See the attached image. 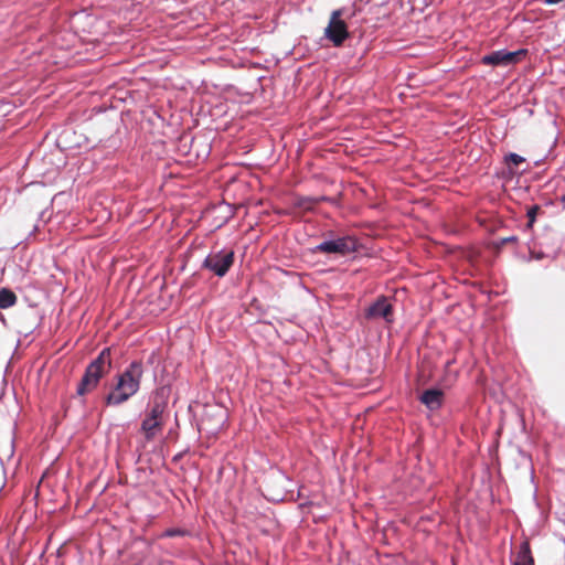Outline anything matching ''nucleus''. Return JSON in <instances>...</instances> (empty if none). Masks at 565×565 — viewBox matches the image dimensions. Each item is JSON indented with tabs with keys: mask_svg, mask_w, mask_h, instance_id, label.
<instances>
[{
	"mask_svg": "<svg viewBox=\"0 0 565 565\" xmlns=\"http://www.w3.org/2000/svg\"><path fill=\"white\" fill-rule=\"evenodd\" d=\"M142 375V362H130L125 371L116 376L114 388L105 397L106 405L119 406L136 395L140 390Z\"/></svg>",
	"mask_w": 565,
	"mask_h": 565,
	"instance_id": "nucleus-1",
	"label": "nucleus"
},
{
	"mask_svg": "<svg viewBox=\"0 0 565 565\" xmlns=\"http://www.w3.org/2000/svg\"><path fill=\"white\" fill-rule=\"evenodd\" d=\"M113 365L110 348H104L99 354L86 366L76 393L83 396L95 390L100 379L106 375Z\"/></svg>",
	"mask_w": 565,
	"mask_h": 565,
	"instance_id": "nucleus-2",
	"label": "nucleus"
},
{
	"mask_svg": "<svg viewBox=\"0 0 565 565\" xmlns=\"http://www.w3.org/2000/svg\"><path fill=\"white\" fill-rule=\"evenodd\" d=\"M167 403L160 399H153L145 413L140 425V430L147 440H152L164 426L163 416Z\"/></svg>",
	"mask_w": 565,
	"mask_h": 565,
	"instance_id": "nucleus-3",
	"label": "nucleus"
},
{
	"mask_svg": "<svg viewBox=\"0 0 565 565\" xmlns=\"http://www.w3.org/2000/svg\"><path fill=\"white\" fill-rule=\"evenodd\" d=\"M235 253L232 249L223 248L211 252L203 260L202 268L210 270L215 276L224 277L233 266Z\"/></svg>",
	"mask_w": 565,
	"mask_h": 565,
	"instance_id": "nucleus-4",
	"label": "nucleus"
},
{
	"mask_svg": "<svg viewBox=\"0 0 565 565\" xmlns=\"http://www.w3.org/2000/svg\"><path fill=\"white\" fill-rule=\"evenodd\" d=\"M358 242L355 237L347 235L342 237H338L335 239L323 241L318 244L312 250L313 253H323V254H337L341 256H347L356 252Z\"/></svg>",
	"mask_w": 565,
	"mask_h": 565,
	"instance_id": "nucleus-5",
	"label": "nucleus"
},
{
	"mask_svg": "<svg viewBox=\"0 0 565 565\" xmlns=\"http://www.w3.org/2000/svg\"><path fill=\"white\" fill-rule=\"evenodd\" d=\"M525 54H526V50H523V49L514 51V52H510V51L502 49V50L493 51V52L482 56L481 62L484 65L508 66V65L515 64L519 61V57L521 55H525Z\"/></svg>",
	"mask_w": 565,
	"mask_h": 565,
	"instance_id": "nucleus-6",
	"label": "nucleus"
},
{
	"mask_svg": "<svg viewBox=\"0 0 565 565\" xmlns=\"http://www.w3.org/2000/svg\"><path fill=\"white\" fill-rule=\"evenodd\" d=\"M340 11L335 10L332 12L329 25L324 30V35L330 40L334 46H340L349 36V32L345 23L339 19Z\"/></svg>",
	"mask_w": 565,
	"mask_h": 565,
	"instance_id": "nucleus-7",
	"label": "nucleus"
},
{
	"mask_svg": "<svg viewBox=\"0 0 565 565\" xmlns=\"http://www.w3.org/2000/svg\"><path fill=\"white\" fill-rule=\"evenodd\" d=\"M554 241V234H548V235H545L543 237V241L540 243V249H536L535 247L531 248L530 249V254L532 256V258L534 259H544V258H550V259H554L556 258L559 249H561V245L559 244H551L550 245V242Z\"/></svg>",
	"mask_w": 565,
	"mask_h": 565,
	"instance_id": "nucleus-8",
	"label": "nucleus"
},
{
	"mask_svg": "<svg viewBox=\"0 0 565 565\" xmlns=\"http://www.w3.org/2000/svg\"><path fill=\"white\" fill-rule=\"evenodd\" d=\"M392 305L385 297L379 298L366 310V318H383L386 322H392Z\"/></svg>",
	"mask_w": 565,
	"mask_h": 565,
	"instance_id": "nucleus-9",
	"label": "nucleus"
},
{
	"mask_svg": "<svg viewBox=\"0 0 565 565\" xmlns=\"http://www.w3.org/2000/svg\"><path fill=\"white\" fill-rule=\"evenodd\" d=\"M419 402L429 411H437L443 406L444 393L438 388L425 390L419 396Z\"/></svg>",
	"mask_w": 565,
	"mask_h": 565,
	"instance_id": "nucleus-10",
	"label": "nucleus"
},
{
	"mask_svg": "<svg viewBox=\"0 0 565 565\" xmlns=\"http://www.w3.org/2000/svg\"><path fill=\"white\" fill-rule=\"evenodd\" d=\"M513 565H534V558L531 553L530 543L527 541H523L519 550L516 552L515 558L512 563Z\"/></svg>",
	"mask_w": 565,
	"mask_h": 565,
	"instance_id": "nucleus-11",
	"label": "nucleus"
},
{
	"mask_svg": "<svg viewBox=\"0 0 565 565\" xmlns=\"http://www.w3.org/2000/svg\"><path fill=\"white\" fill-rule=\"evenodd\" d=\"M18 301L17 295L9 288L0 289V309L13 307Z\"/></svg>",
	"mask_w": 565,
	"mask_h": 565,
	"instance_id": "nucleus-12",
	"label": "nucleus"
},
{
	"mask_svg": "<svg viewBox=\"0 0 565 565\" xmlns=\"http://www.w3.org/2000/svg\"><path fill=\"white\" fill-rule=\"evenodd\" d=\"M324 200H327L326 196H321L319 199L299 198V199L296 200L295 206L300 207V209H305V210H310L313 204H317L318 202L324 201Z\"/></svg>",
	"mask_w": 565,
	"mask_h": 565,
	"instance_id": "nucleus-13",
	"label": "nucleus"
},
{
	"mask_svg": "<svg viewBox=\"0 0 565 565\" xmlns=\"http://www.w3.org/2000/svg\"><path fill=\"white\" fill-rule=\"evenodd\" d=\"M189 531L179 527H170L163 531L160 537H175V536H186L189 535Z\"/></svg>",
	"mask_w": 565,
	"mask_h": 565,
	"instance_id": "nucleus-14",
	"label": "nucleus"
},
{
	"mask_svg": "<svg viewBox=\"0 0 565 565\" xmlns=\"http://www.w3.org/2000/svg\"><path fill=\"white\" fill-rule=\"evenodd\" d=\"M540 211V206L539 205H532L527 212H526V216L529 218V222L526 224V227H532L534 222H535V218H536V215H537V212Z\"/></svg>",
	"mask_w": 565,
	"mask_h": 565,
	"instance_id": "nucleus-15",
	"label": "nucleus"
},
{
	"mask_svg": "<svg viewBox=\"0 0 565 565\" xmlns=\"http://www.w3.org/2000/svg\"><path fill=\"white\" fill-rule=\"evenodd\" d=\"M504 160L505 162L512 163L513 166H519L525 161V158L518 153L511 152L505 156Z\"/></svg>",
	"mask_w": 565,
	"mask_h": 565,
	"instance_id": "nucleus-16",
	"label": "nucleus"
},
{
	"mask_svg": "<svg viewBox=\"0 0 565 565\" xmlns=\"http://www.w3.org/2000/svg\"><path fill=\"white\" fill-rule=\"evenodd\" d=\"M518 238L516 236H509V237H505L502 239V244H507V243H513V242H516Z\"/></svg>",
	"mask_w": 565,
	"mask_h": 565,
	"instance_id": "nucleus-17",
	"label": "nucleus"
},
{
	"mask_svg": "<svg viewBox=\"0 0 565 565\" xmlns=\"http://www.w3.org/2000/svg\"><path fill=\"white\" fill-rule=\"evenodd\" d=\"M561 1H562V0H544V2H545L546 4H556V3L561 2Z\"/></svg>",
	"mask_w": 565,
	"mask_h": 565,
	"instance_id": "nucleus-18",
	"label": "nucleus"
},
{
	"mask_svg": "<svg viewBox=\"0 0 565 565\" xmlns=\"http://www.w3.org/2000/svg\"><path fill=\"white\" fill-rule=\"evenodd\" d=\"M561 202L565 204V192L561 195Z\"/></svg>",
	"mask_w": 565,
	"mask_h": 565,
	"instance_id": "nucleus-19",
	"label": "nucleus"
},
{
	"mask_svg": "<svg viewBox=\"0 0 565 565\" xmlns=\"http://www.w3.org/2000/svg\"><path fill=\"white\" fill-rule=\"evenodd\" d=\"M0 320L6 323V319H4V316L0 312Z\"/></svg>",
	"mask_w": 565,
	"mask_h": 565,
	"instance_id": "nucleus-20",
	"label": "nucleus"
},
{
	"mask_svg": "<svg viewBox=\"0 0 565 565\" xmlns=\"http://www.w3.org/2000/svg\"><path fill=\"white\" fill-rule=\"evenodd\" d=\"M451 364V361H448L446 364V367H448Z\"/></svg>",
	"mask_w": 565,
	"mask_h": 565,
	"instance_id": "nucleus-21",
	"label": "nucleus"
}]
</instances>
